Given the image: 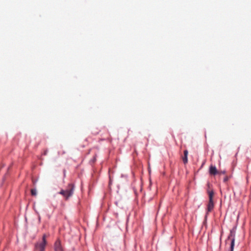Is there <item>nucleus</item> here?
Segmentation results:
<instances>
[{
    "label": "nucleus",
    "mask_w": 251,
    "mask_h": 251,
    "mask_svg": "<svg viewBox=\"0 0 251 251\" xmlns=\"http://www.w3.org/2000/svg\"><path fill=\"white\" fill-rule=\"evenodd\" d=\"M75 189L74 184L73 183H69L66 189H61L59 192V194L62 195L66 201H67L70 197H71L73 194Z\"/></svg>",
    "instance_id": "obj_1"
},
{
    "label": "nucleus",
    "mask_w": 251,
    "mask_h": 251,
    "mask_svg": "<svg viewBox=\"0 0 251 251\" xmlns=\"http://www.w3.org/2000/svg\"><path fill=\"white\" fill-rule=\"evenodd\" d=\"M46 245V235L44 234L42 237V241L41 242H38L35 244V249L36 250H39V251H44Z\"/></svg>",
    "instance_id": "obj_2"
},
{
    "label": "nucleus",
    "mask_w": 251,
    "mask_h": 251,
    "mask_svg": "<svg viewBox=\"0 0 251 251\" xmlns=\"http://www.w3.org/2000/svg\"><path fill=\"white\" fill-rule=\"evenodd\" d=\"M208 196H209V201L207 204V214L209 213L212 211L213 210L214 204L213 202V196H214V193L213 191H210L208 193Z\"/></svg>",
    "instance_id": "obj_3"
},
{
    "label": "nucleus",
    "mask_w": 251,
    "mask_h": 251,
    "mask_svg": "<svg viewBox=\"0 0 251 251\" xmlns=\"http://www.w3.org/2000/svg\"><path fill=\"white\" fill-rule=\"evenodd\" d=\"M235 235L234 233L232 231H230V234L228 237L227 240H231L230 243V251H233L234 247V243H235Z\"/></svg>",
    "instance_id": "obj_4"
},
{
    "label": "nucleus",
    "mask_w": 251,
    "mask_h": 251,
    "mask_svg": "<svg viewBox=\"0 0 251 251\" xmlns=\"http://www.w3.org/2000/svg\"><path fill=\"white\" fill-rule=\"evenodd\" d=\"M55 251H63L62 247L60 240H57L54 244Z\"/></svg>",
    "instance_id": "obj_5"
},
{
    "label": "nucleus",
    "mask_w": 251,
    "mask_h": 251,
    "mask_svg": "<svg viewBox=\"0 0 251 251\" xmlns=\"http://www.w3.org/2000/svg\"><path fill=\"white\" fill-rule=\"evenodd\" d=\"M209 173L211 175H216L220 173L219 171H218L216 167L211 165L209 168Z\"/></svg>",
    "instance_id": "obj_6"
},
{
    "label": "nucleus",
    "mask_w": 251,
    "mask_h": 251,
    "mask_svg": "<svg viewBox=\"0 0 251 251\" xmlns=\"http://www.w3.org/2000/svg\"><path fill=\"white\" fill-rule=\"evenodd\" d=\"M188 154V151L185 150L184 151V156L182 157V160L184 164H186L188 162V158H187Z\"/></svg>",
    "instance_id": "obj_7"
},
{
    "label": "nucleus",
    "mask_w": 251,
    "mask_h": 251,
    "mask_svg": "<svg viewBox=\"0 0 251 251\" xmlns=\"http://www.w3.org/2000/svg\"><path fill=\"white\" fill-rule=\"evenodd\" d=\"M31 194L32 196H36L37 192L36 190L34 189H32L31 190Z\"/></svg>",
    "instance_id": "obj_8"
},
{
    "label": "nucleus",
    "mask_w": 251,
    "mask_h": 251,
    "mask_svg": "<svg viewBox=\"0 0 251 251\" xmlns=\"http://www.w3.org/2000/svg\"><path fill=\"white\" fill-rule=\"evenodd\" d=\"M228 179H229L228 177L226 176L225 177V178L224 179V181L225 182H227L228 181Z\"/></svg>",
    "instance_id": "obj_9"
},
{
    "label": "nucleus",
    "mask_w": 251,
    "mask_h": 251,
    "mask_svg": "<svg viewBox=\"0 0 251 251\" xmlns=\"http://www.w3.org/2000/svg\"><path fill=\"white\" fill-rule=\"evenodd\" d=\"M219 172H220V173L219 174V175L222 174H225V171H223V172L219 171Z\"/></svg>",
    "instance_id": "obj_10"
}]
</instances>
